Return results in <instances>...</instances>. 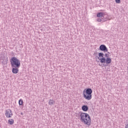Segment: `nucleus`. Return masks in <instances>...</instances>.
<instances>
[{"label": "nucleus", "instance_id": "18", "mask_svg": "<svg viewBox=\"0 0 128 128\" xmlns=\"http://www.w3.org/2000/svg\"><path fill=\"white\" fill-rule=\"evenodd\" d=\"M21 115L22 116H23L24 115V114L22 112H21Z\"/></svg>", "mask_w": 128, "mask_h": 128}, {"label": "nucleus", "instance_id": "10", "mask_svg": "<svg viewBox=\"0 0 128 128\" xmlns=\"http://www.w3.org/2000/svg\"><path fill=\"white\" fill-rule=\"evenodd\" d=\"M48 104L50 106H52L56 104V102L54 100H50L48 102Z\"/></svg>", "mask_w": 128, "mask_h": 128}, {"label": "nucleus", "instance_id": "12", "mask_svg": "<svg viewBox=\"0 0 128 128\" xmlns=\"http://www.w3.org/2000/svg\"><path fill=\"white\" fill-rule=\"evenodd\" d=\"M2 64H4V66H6V64H8V58H4L3 60V61L2 62Z\"/></svg>", "mask_w": 128, "mask_h": 128}, {"label": "nucleus", "instance_id": "6", "mask_svg": "<svg viewBox=\"0 0 128 128\" xmlns=\"http://www.w3.org/2000/svg\"><path fill=\"white\" fill-rule=\"evenodd\" d=\"M100 50H101L102 52H108V48H106V46L104 44H102L100 46L99 48Z\"/></svg>", "mask_w": 128, "mask_h": 128}, {"label": "nucleus", "instance_id": "9", "mask_svg": "<svg viewBox=\"0 0 128 128\" xmlns=\"http://www.w3.org/2000/svg\"><path fill=\"white\" fill-rule=\"evenodd\" d=\"M82 110L83 112H88V105H84L82 107Z\"/></svg>", "mask_w": 128, "mask_h": 128}, {"label": "nucleus", "instance_id": "7", "mask_svg": "<svg viewBox=\"0 0 128 128\" xmlns=\"http://www.w3.org/2000/svg\"><path fill=\"white\" fill-rule=\"evenodd\" d=\"M106 14L104 12H100L97 14V18H106Z\"/></svg>", "mask_w": 128, "mask_h": 128}, {"label": "nucleus", "instance_id": "19", "mask_svg": "<svg viewBox=\"0 0 128 128\" xmlns=\"http://www.w3.org/2000/svg\"><path fill=\"white\" fill-rule=\"evenodd\" d=\"M108 54H110V52H108Z\"/></svg>", "mask_w": 128, "mask_h": 128}, {"label": "nucleus", "instance_id": "20", "mask_svg": "<svg viewBox=\"0 0 128 128\" xmlns=\"http://www.w3.org/2000/svg\"><path fill=\"white\" fill-rule=\"evenodd\" d=\"M99 66H101L100 64H99Z\"/></svg>", "mask_w": 128, "mask_h": 128}, {"label": "nucleus", "instance_id": "16", "mask_svg": "<svg viewBox=\"0 0 128 128\" xmlns=\"http://www.w3.org/2000/svg\"><path fill=\"white\" fill-rule=\"evenodd\" d=\"M116 4H120V0H115Z\"/></svg>", "mask_w": 128, "mask_h": 128}, {"label": "nucleus", "instance_id": "1", "mask_svg": "<svg viewBox=\"0 0 128 128\" xmlns=\"http://www.w3.org/2000/svg\"><path fill=\"white\" fill-rule=\"evenodd\" d=\"M12 72L13 74H18V68L20 67V61L15 56L12 57L10 60Z\"/></svg>", "mask_w": 128, "mask_h": 128}, {"label": "nucleus", "instance_id": "11", "mask_svg": "<svg viewBox=\"0 0 128 128\" xmlns=\"http://www.w3.org/2000/svg\"><path fill=\"white\" fill-rule=\"evenodd\" d=\"M8 124H9L12 125L14 124V119H10L8 120Z\"/></svg>", "mask_w": 128, "mask_h": 128}, {"label": "nucleus", "instance_id": "15", "mask_svg": "<svg viewBox=\"0 0 128 128\" xmlns=\"http://www.w3.org/2000/svg\"><path fill=\"white\" fill-rule=\"evenodd\" d=\"M104 56H105V58H109L110 54H105Z\"/></svg>", "mask_w": 128, "mask_h": 128}, {"label": "nucleus", "instance_id": "14", "mask_svg": "<svg viewBox=\"0 0 128 128\" xmlns=\"http://www.w3.org/2000/svg\"><path fill=\"white\" fill-rule=\"evenodd\" d=\"M95 56H96V60L98 58V60H100V58H101V57H100L99 55H98V56L96 55Z\"/></svg>", "mask_w": 128, "mask_h": 128}, {"label": "nucleus", "instance_id": "17", "mask_svg": "<svg viewBox=\"0 0 128 128\" xmlns=\"http://www.w3.org/2000/svg\"><path fill=\"white\" fill-rule=\"evenodd\" d=\"M94 56H98V53L94 52Z\"/></svg>", "mask_w": 128, "mask_h": 128}, {"label": "nucleus", "instance_id": "2", "mask_svg": "<svg viewBox=\"0 0 128 128\" xmlns=\"http://www.w3.org/2000/svg\"><path fill=\"white\" fill-rule=\"evenodd\" d=\"M78 120H80L82 122H84L85 124H87V126H90L92 124L90 116L88 113L80 112L78 114Z\"/></svg>", "mask_w": 128, "mask_h": 128}, {"label": "nucleus", "instance_id": "21", "mask_svg": "<svg viewBox=\"0 0 128 128\" xmlns=\"http://www.w3.org/2000/svg\"><path fill=\"white\" fill-rule=\"evenodd\" d=\"M98 62V61H97Z\"/></svg>", "mask_w": 128, "mask_h": 128}, {"label": "nucleus", "instance_id": "3", "mask_svg": "<svg viewBox=\"0 0 128 128\" xmlns=\"http://www.w3.org/2000/svg\"><path fill=\"white\" fill-rule=\"evenodd\" d=\"M98 56L100 58H102L100 59V62L101 64H103V66H108V64H112V59L110 58H106L104 57V54L102 52H99Z\"/></svg>", "mask_w": 128, "mask_h": 128}, {"label": "nucleus", "instance_id": "4", "mask_svg": "<svg viewBox=\"0 0 128 128\" xmlns=\"http://www.w3.org/2000/svg\"><path fill=\"white\" fill-rule=\"evenodd\" d=\"M92 90L91 88H86L84 89L82 92V95L86 100H90L92 98Z\"/></svg>", "mask_w": 128, "mask_h": 128}, {"label": "nucleus", "instance_id": "8", "mask_svg": "<svg viewBox=\"0 0 128 128\" xmlns=\"http://www.w3.org/2000/svg\"><path fill=\"white\" fill-rule=\"evenodd\" d=\"M106 20H108V18H98L97 19V22H106Z\"/></svg>", "mask_w": 128, "mask_h": 128}, {"label": "nucleus", "instance_id": "5", "mask_svg": "<svg viewBox=\"0 0 128 128\" xmlns=\"http://www.w3.org/2000/svg\"><path fill=\"white\" fill-rule=\"evenodd\" d=\"M5 116L6 118H10L12 116L13 114L12 110L10 109L6 110L5 112Z\"/></svg>", "mask_w": 128, "mask_h": 128}, {"label": "nucleus", "instance_id": "13", "mask_svg": "<svg viewBox=\"0 0 128 128\" xmlns=\"http://www.w3.org/2000/svg\"><path fill=\"white\" fill-rule=\"evenodd\" d=\"M18 104L20 106H22V104H24V101L22 99H20L18 101Z\"/></svg>", "mask_w": 128, "mask_h": 128}]
</instances>
